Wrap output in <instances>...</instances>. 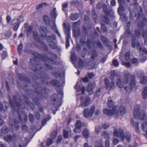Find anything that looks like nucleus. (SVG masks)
<instances>
[{"label": "nucleus", "mask_w": 147, "mask_h": 147, "mask_svg": "<svg viewBox=\"0 0 147 147\" xmlns=\"http://www.w3.org/2000/svg\"><path fill=\"white\" fill-rule=\"evenodd\" d=\"M101 130V128L99 126L96 127L95 129V131L96 133L97 134H98L100 131Z\"/></svg>", "instance_id": "obj_50"}, {"label": "nucleus", "mask_w": 147, "mask_h": 147, "mask_svg": "<svg viewBox=\"0 0 147 147\" xmlns=\"http://www.w3.org/2000/svg\"><path fill=\"white\" fill-rule=\"evenodd\" d=\"M1 131L3 133L5 134L8 132V129L6 126H4L2 128Z\"/></svg>", "instance_id": "obj_40"}, {"label": "nucleus", "mask_w": 147, "mask_h": 147, "mask_svg": "<svg viewBox=\"0 0 147 147\" xmlns=\"http://www.w3.org/2000/svg\"><path fill=\"white\" fill-rule=\"evenodd\" d=\"M82 126V124L81 121H77L76 125V127H78L79 128H81Z\"/></svg>", "instance_id": "obj_42"}, {"label": "nucleus", "mask_w": 147, "mask_h": 147, "mask_svg": "<svg viewBox=\"0 0 147 147\" xmlns=\"http://www.w3.org/2000/svg\"><path fill=\"white\" fill-rule=\"evenodd\" d=\"M72 5H78L79 2L77 0H74L71 2Z\"/></svg>", "instance_id": "obj_48"}, {"label": "nucleus", "mask_w": 147, "mask_h": 147, "mask_svg": "<svg viewBox=\"0 0 147 147\" xmlns=\"http://www.w3.org/2000/svg\"><path fill=\"white\" fill-rule=\"evenodd\" d=\"M130 53L129 52H127L125 54V57L126 60L128 61L130 59Z\"/></svg>", "instance_id": "obj_45"}, {"label": "nucleus", "mask_w": 147, "mask_h": 147, "mask_svg": "<svg viewBox=\"0 0 147 147\" xmlns=\"http://www.w3.org/2000/svg\"><path fill=\"white\" fill-rule=\"evenodd\" d=\"M28 24L26 23L25 24V27L26 30L27 36H29V33L32 30L33 27L32 26H28Z\"/></svg>", "instance_id": "obj_20"}, {"label": "nucleus", "mask_w": 147, "mask_h": 147, "mask_svg": "<svg viewBox=\"0 0 147 147\" xmlns=\"http://www.w3.org/2000/svg\"><path fill=\"white\" fill-rule=\"evenodd\" d=\"M62 139V136L61 135L59 136L58 137L57 140V143H58L60 142Z\"/></svg>", "instance_id": "obj_57"}, {"label": "nucleus", "mask_w": 147, "mask_h": 147, "mask_svg": "<svg viewBox=\"0 0 147 147\" xmlns=\"http://www.w3.org/2000/svg\"><path fill=\"white\" fill-rule=\"evenodd\" d=\"M102 6V4L99 3L97 4L96 7L98 9H100L101 8Z\"/></svg>", "instance_id": "obj_62"}, {"label": "nucleus", "mask_w": 147, "mask_h": 147, "mask_svg": "<svg viewBox=\"0 0 147 147\" xmlns=\"http://www.w3.org/2000/svg\"><path fill=\"white\" fill-rule=\"evenodd\" d=\"M111 80L112 81L110 83L109 80L107 78H106L105 79V82L107 89L114 88L115 87L113 78H111Z\"/></svg>", "instance_id": "obj_12"}, {"label": "nucleus", "mask_w": 147, "mask_h": 147, "mask_svg": "<svg viewBox=\"0 0 147 147\" xmlns=\"http://www.w3.org/2000/svg\"><path fill=\"white\" fill-rule=\"evenodd\" d=\"M143 26L144 24L143 23L140 24V23H139L138 25V28L140 30L141 29H142L143 28Z\"/></svg>", "instance_id": "obj_56"}, {"label": "nucleus", "mask_w": 147, "mask_h": 147, "mask_svg": "<svg viewBox=\"0 0 147 147\" xmlns=\"http://www.w3.org/2000/svg\"><path fill=\"white\" fill-rule=\"evenodd\" d=\"M53 142L52 139H50L48 140L47 142V146H49L51 145Z\"/></svg>", "instance_id": "obj_51"}, {"label": "nucleus", "mask_w": 147, "mask_h": 147, "mask_svg": "<svg viewBox=\"0 0 147 147\" xmlns=\"http://www.w3.org/2000/svg\"><path fill=\"white\" fill-rule=\"evenodd\" d=\"M47 4L45 3H42L41 4H40L36 6V9H39L43 7L44 6H45Z\"/></svg>", "instance_id": "obj_39"}, {"label": "nucleus", "mask_w": 147, "mask_h": 147, "mask_svg": "<svg viewBox=\"0 0 147 147\" xmlns=\"http://www.w3.org/2000/svg\"><path fill=\"white\" fill-rule=\"evenodd\" d=\"M70 38V34L69 33H68L67 34V38L65 42L66 47L68 48L69 46V40Z\"/></svg>", "instance_id": "obj_26"}, {"label": "nucleus", "mask_w": 147, "mask_h": 147, "mask_svg": "<svg viewBox=\"0 0 147 147\" xmlns=\"http://www.w3.org/2000/svg\"><path fill=\"white\" fill-rule=\"evenodd\" d=\"M107 106L109 108H112V109L105 108L103 109V111L104 114L109 116L114 115L115 117H117L120 115H123L125 113V107L122 106L118 107L117 106L114 105V102L111 98L108 99Z\"/></svg>", "instance_id": "obj_2"}, {"label": "nucleus", "mask_w": 147, "mask_h": 147, "mask_svg": "<svg viewBox=\"0 0 147 147\" xmlns=\"http://www.w3.org/2000/svg\"><path fill=\"white\" fill-rule=\"evenodd\" d=\"M29 119L31 122H33L34 120V118L33 115L30 114L29 116Z\"/></svg>", "instance_id": "obj_52"}, {"label": "nucleus", "mask_w": 147, "mask_h": 147, "mask_svg": "<svg viewBox=\"0 0 147 147\" xmlns=\"http://www.w3.org/2000/svg\"><path fill=\"white\" fill-rule=\"evenodd\" d=\"M57 135V131H55L53 132L51 134V136L53 138H55Z\"/></svg>", "instance_id": "obj_53"}, {"label": "nucleus", "mask_w": 147, "mask_h": 147, "mask_svg": "<svg viewBox=\"0 0 147 147\" xmlns=\"http://www.w3.org/2000/svg\"><path fill=\"white\" fill-rule=\"evenodd\" d=\"M102 145L101 143L98 144L96 143L95 145V147H104Z\"/></svg>", "instance_id": "obj_64"}, {"label": "nucleus", "mask_w": 147, "mask_h": 147, "mask_svg": "<svg viewBox=\"0 0 147 147\" xmlns=\"http://www.w3.org/2000/svg\"><path fill=\"white\" fill-rule=\"evenodd\" d=\"M11 35V31H7L5 35V38H9Z\"/></svg>", "instance_id": "obj_44"}, {"label": "nucleus", "mask_w": 147, "mask_h": 147, "mask_svg": "<svg viewBox=\"0 0 147 147\" xmlns=\"http://www.w3.org/2000/svg\"><path fill=\"white\" fill-rule=\"evenodd\" d=\"M83 135L85 138H87L89 137V133L88 130L87 129H85L82 132Z\"/></svg>", "instance_id": "obj_27"}, {"label": "nucleus", "mask_w": 147, "mask_h": 147, "mask_svg": "<svg viewBox=\"0 0 147 147\" xmlns=\"http://www.w3.org/2000/svg\"><path fill=\"white\" fill-rule=\"evenodd\" d=\"M105 147H109L110 143L109 139L106 140L105 142Z\"/></svg>", "instance_id": "obj_55"}, {"label": "nucleus", "mask_w": 147, "mask_h": 147, "mask_svg": "<svg viewBox=\"0 0 147 147\" xmlns=\"http://www.w3.org/2000/svg\"><path fill=\"white\" fill-rule=\"evenodd\" d=\"M63 136L64 137L67 138L71 136V131L69 128L67 130L64 129L63 130Z\"/></svg>", "instance_id": "obj_19"}, {"label": "nucleus", "mask_w": 147, "mask_h": 147, "mask_svg": "<svg viewBox=\"0 0 147 147\" xmlns=\"http://www.w3.org/2000/svg\"><path fill=\"white\" fill-rule=\"evenodd\" d=\"M80 128L76 127L74 129V131L76 133H79L81 131Z\"/></svg>", "instance_id": "obj_59"}, {"label": "nucleus", "mask_w": 147, "mask_h": 147, "mask_svg": "<svg viewBox=\"0 0 147 147\" xmlns=\"http://www.w3.org/2000/svg\"><path fill=\"white\" fill-rule=\"evenodd\" d=\"M104 21L105 24H108L109 22V20L107 17H105L104 18Z\"/></svg>", "instance_id": "obj_60"}, {"label": "nucleus", "mask_w": 147, "mask_h": 147, "mask_svg": "<svg viewBox=\"0 0 147 147\" xmlns=\"http://www.w3.org/2000/svg\"><path fill=\"white\" fill-rule=\"evenodd\" d=\"M17 20L18 22H20V23L21 22H23L24 21V19L22 16L20 17Z\"/></svg>", "instance_id": "obj_61"}, {"label": "nucleus", "mask_w": 147, "mask_h": 147, "mask_svg": "<svg viewBox=\"0 0 147 147\" xmlns=\"http://www.w3.org/2000/svg\"><path fill=\"white\" fill-rule=\"evenodd\" d=\"M140 105L136 106L135 108L133 113V115L135 119H131V123L135 127L136 130H138L139 124L138 122L136 121L135 119L139 118L140 120L144 121L142 125V129L144 131H146V136L147 138V122L146 121V113L145 111H140Z\"/></svg>", "instance_id": "obj_1"}, {"label": "nucleus", "mask_w": 147, "mask_h": 147, "mask_svg": "<svg viewBox=\"0 0 147 147\" xmlns=\"http://www.w3.org/2000/svg\"><path fill=\"white\" fill-rule=\"evenodd\" d=\"M68 5V3L67 2H65L62 4V10L65 11L66 10V8L67 7Z\"/></svg>", "instance_id": "obj_34"}, {"label": "nucleus", "mask_w": 147, "mask_h": 147, "mask_svg": "<svg viewBox=\"0 0 147 147\" xmlns=\"http://www.w3.org/2000/svg\"><path fill=\"white\" fill-rule=\"evenodd\" d=\"M55 35H52L50 38H49L46 40L49 42L50 47L53 49H55L57 47L56 44L52 41V40L55 39Z\"/></svg>", "instance_id": "obj_10"}, {"label": "nucleus", "mask_w": 147, "mask_h": 147, "mask_svg": "<svg viewBox=\"0 0 147 147\" xmlns=\"http://www.w3.org/2000/svg\"><path fill=\"white\" fill-rule=\"evenodd\" d=\"M19 24L20 22H18L15 25L13 28V29L14 30H18L19 27Z\"/></svg>", "instance_id": "obj_54"}, {"label": "nucleus", "mask_w": 147, "mask_h": 147, "mask_svg": "<svg viewBox=\"0 0 147 147\" xmlns=\"http://www.w3.org/2000/svg\"><path fill=\"white\" fill-rule=\"evenodd\" d=\"M109 126V124L108 123H104L102 125V127L104 129H107Z\"/></svg>", "instance_id": "obj_49"}, {"label": "nucleus", "mask_w": 147, "mask_h": 147, "mask_svg": "<svg viewBox=\"0 0 147 147\" xmlns=\"http://www.w3.org/2000/svg\"><path fill=\"white\" fill-rule=\"evenodd\" d=\"M140 52V53H142L143 55L147 54V50L145 48H140L139 49Z\"/></svg>", "instance_id": "obj_33"}, {"label": "nucleus", "mask_w": 147, "mask_h": 147, "mask_svg": "<svg viewBox=\"0 0 147 147\" xmlns=\"http://www.w3.org/2000/svg\"><path fill=\"white\" fill-rule=\"evenodd\" d=\"M102 93L101 88H98L96 91L95 93V96H99Z\"/></svg>", "instance_id": "obj_35"}, {"label": "nucleus", "mask_w": 147, "mask_h": 147, "mask_svg": "<svg viewBox=\"0 0 147 147\" xmlns=\"http://www.w3.org/2000/svg\"><path fill=\"white\" fill-rule=\"evenodd\" d=\"M119 142V140L116 138H114L113 140V143L114 145L117 144Z\"/></svg>", "instance_id": "obj_46"}, {"label": "nucleus", "mask_w": 147, "mask_h": 147, "mask_svg": "<svg viewBox=\"0 0 147 147\" xmlns=\"http://www.w3.org/2000/svg\"><path fill=\"white\" fill-rule=\"evenodd\" d=\"M113 136L117 137H121L122 140L124 139V132L123 130L120 127L118 129L114 128Z\"/></svg>", "instance_id": "obj_9"}, {"label": "nucleus", "mask_w": 147, "mask_h": 147, "mask_svg": "<svg viewBox=\"0 0 147 147\" xmlns=\"http://www.w3.org/2000/svg\"><path fill=\"white\" fill-rule=\"evenodd\" d=\"M59 93L58 95L57 94H54L51 97V100L54 102H61V99L63 98V93L61 90L58 91Z\"/></svg>", "instance_id": "obj_6"}, {"label": "nucleus", "mask_w": 147, "mask_h": 147, "mask_svg": "<svg viewBox=\"0 0 147 147\" xmlns=\"http://www.w3.org/2000/svg\"><path fill=\"white\" fill-rule=\"evenodd\" d=\"M78 14L77 13H75L74 14H71L70 16L71 19L73 20H76L78 17Z\"/></svg>", "instance_id": "obj_30"}, {"label": "nucleus", "mask_w": 147, "mask_h": 147, "mask_svg": "<svg viewBox=\"0 0 147 147\" xmlns=\"http://www.w3.org/2000/svg\"><path fill=\"white\" fill-rule=\"evenodd\" d=\"M43 20L45 24L47 25L50 26V20L49 17L47 15L43 16Z\"/></svg>", "instance_id": "obj_21"}, {"label": "nucleus", "mask_w": 147, "mask_h": 147, "mask_svg": "<svg viewBox=\"0 0 147 147\" xmlns=\"http://www.w3.org/2000/svg\"><path fill=\"white\" fill-rule=\"evenodd\" d=\"M75 89H76L77 96L78 98H79L80 95H83L85 92V88L83 86L82 88L80 87V83L78 82L74 86Z\"/></svg>", "instance_id": "obj_8"}, {"label": "nucleus", "mask_w": 147, "mask_h": 147, "mask_svg": "<svg viewBox=\"0 0 147 147\" xmlns=\"http://www.w3.org/2000/svg\"><path fill=\"white\" fill-rule=\"evenodd\" d=\"M142 96L144 99H147V88L146 87L144 88V90L142 92Z\"/></svg>", "instance_id": "obj_25"}, {"label": "nucleus", "mask_w": 147, "mask_h": 147, "mask_svg": "<svg viewBox=\"0 0 147 147\" xmlns=\"http://www.w3.org/2000/svg\"><path fill=\"white\" fill-rule=\"evenodd\" d=\"M113 64L114 66L117 67L118 66L119 64L117 60H114L113 62Z\"/></svg>", "instance_id": "obj_47"}, {"label": "nucleus", "mask_w": 147, "mask_h": 147, "mask_svg": "<svg viewBox=\"0 0 147 147\" xmlns=\"http://www.w3.org/2000/svg\"><path fill=\"white\" fill-rule=\"evenodd\" d=\"M119 3V6L118 9V11L119 13L121 14L122 12L124 10V8L123 7L122 5V3L125 2V0H118Z\"/></svg>", "instance_id": "obj_15"}, {"label": "nucleus", "mask_w": 147, "mask_h": 147, "mask_svg": "<svg viewBox=\"0 0 147 147\" xmlns=\"http://www.w3.org/2000/svg\"><path fill=\"white\" fill-rule=\"evenodd\" d=\"M124 139L125 138L127 141L129 142L130 140L131 134L129 132H126L125 135L124 134Z\"/></svg>", "instance_id": "obj_22"}, {"label": "nucleus", "mask_w": 147, "mask_h": 147, "mask_svg": "<svg viewBox=\"0 0 147 147\" xmlns=\"http://www.w3.org/2000/svg\"><path fill=\"white\" fill-rule=\"evenodd\" d=\"M9 101L10 105L12 107L13 109L14 110H15V109H16V107L18 109L17 110V112L18 114L19 118L20 120V122H22V121H23L24 122H26L27 120V117L25 113L22 111L20 113L19 112V110H22L21 108L22 107V105H20V104L14 101V104H15V105H16V106H14L13 105V103L10 100H9Z\"/></svg>", "instance_id": "obj_3"}, {"label": "nucleus", "mask_w": 147, "mask_h": 147, "mask_svg": "<svg viewBox=\"0 0 147 147\" xmlns=\"http://www.w3.org/2000/svg\"><path fill=\"white\" fill-rule=\"evenodd\" d=\"M15 137H12L10 135H8L4 137V139L7 142H9L12 141V140L14 139Z\"/></svg>", "instance_id": "obj_29"}, {"label": "nucleus", "mask_w": 147, "mask_h": 147, "mask_svg": "<svg viewBox=\"0 0 147 147\" xmlns=\"http://www.w3.org/2000/svg\"><path fill=\"white\" fill-rule=\"evenodd\" d=\"M33 36L36 41L40 43H42V42L40 40V37L37 32L35 31L33 32Z\"/></svg>", "instance_id": "obj_18"}, {"label": "nucleus", "mask_w": 147, "mask_h": 147, "mask_svg": "<svg viewBox=\"0 0 147 147\" xmlns=\"http://www.w3.org/2000/svg\"><path fill=\"white\" fill-rule=\"evenodd\" d=\"M56 8H54L51 11L50 13V16L52 19H55L58 15L56 11Z\"/></svg>", "instance_id": "obj_16"}, {"label": "nucleus", "mask_w": 147, "mask_h": 147, "mask_svg": "<svg viewBox=\"0 0 147 147\" xmlns=\"http://www.w3.org/2000/svg\"><path fill=\"white\" fill-rule=\"evenodd\" d=\"M110 74L111 76L114 77L116 76L117 75V74L115 71L112 70L110 72Z\"/></svg>", "instance_id": "obj_43"}, {"label": "nucleus", "mask_w": 147, "mask_h": 147, "mask_svg": "<svg viewBox=\"0 0 147 147\" xmlns=\"http://www.w3.org/2000/svg\"><path fill=\"white\" fill-rule=\"evenodd\" d=\"M135 86V83L134 81V76H130V81L129 83V90H132Z\"/></svg>", "instance_id": "obj_14"}, {"label": "nucleus", "mask_w": 147, "mask_h": 147, "mask_svg": "<svg viewBox=\"0 0 147 147\" xmlns=\"http://www.w3.org/2000/svg\"><path fill=\"white\" fill-rule=\"evenodd\" d=\"M3 105H5V109H7L9 107V104L7 102L5 101L3 102Z\"/></svg>", "instance_id": "obj_58"}, {"label": "nucleus", "mask_w": 147, "mask_h": 147, "mask_svg": "<svg viewBox=\"0 0 147 147\" xmlns=\"http://www.w3.org/2000/svg\"><path fill=\"white\" fill-rule=\"evenodd\" d=\"M50 56L51 57V58L48 59L47 57L45 56L43 59V60L45 61V65L47 69H52V66L51 65L48 64L47 63H50L52 64L55 63V61L57 59V55L53 53H51Z\"/></svg>", "instance_id": "obj_4"}, {"label": "nucleus", "mask_w": 147, "mask_h": 147, "mask_svg": "<svg viewBox=\"0 0 147 147\" xmlns=\"http://www.w3.org/2000/svg\"><path fill=\"white\" fill-rule=\"evenodd\" d=\"M23 48V45L21 44H20L18 47V51L19 54L20 55L21 53Z\"/></svg>", "instance_id": "obj_38"}, {"label": "nucleus", "mask_w": 147, "mask_h": 147, "mask_svg": "<svg viewBox=\"0 0 147 147\" xmlns=\"http://www.w3.org/2000/svg\"><path fill=\"white\" fill-rule=\"evenodd\" d=\"M98 53L95 50L92 51L91 53V57L92 59L94 60L95 58L98 56Z\"/></svg>", "instance_id": "obj_23"}, {"label": "nucleus", "mask_w": 147, "mask_h": 147, "mask_svg": "<svg viewBox=\"0 0 147 147\" xmlns=\"http://www.w3.org/2000/svg\"><path fill=\"white\" fill-rule=\"evenodd\" d=\"M52 84L54 85L57 87L61 86V85H59V82L57 80H54L52 81Z\"/></svg>", "instance_id": "obj_36"}, {"label": "nucleus", "mask_w": 147, "mask_h": 147, "mask_svg": "<svg viewBox=\"0 0 147 147\" xmlns=\"http://www.w3.org/2000/svg\"><path fill=\"white\" fill-rule=\"evenodd\" d=\"M124 79L123 81L119 78L116 81V83L117 86L119 88H122L124 85L126 84L128 82L129 80V77L130 75L127 71H125L124 72Z\"/></svg>", "instance_id": "obj_5"}, {"label": "nucleus", "mask_w": 147, "mask_h": 147, "mask_svg": "<svg viewBox=\"0 0 147 147\" xmlns=\"http://www.w3.org/2000/svg\"><path fill=\"white\" fill-rule=\"evenodd\" d=\"M39 30L41 34V38H43L45 40L50 38V37L45 35L47 32V29L46 28L41 26L39 28Z\"/></svg>", "instance_id": "obj_13"}, {"label": "nucleus", "mask_w": 147, "mask_h": 147, "mask_svg": "<svg viewBox=\"0 0 147 147\" xmlns=\"http://www.w3.org/2000/svg\"><path fill=\"white\" fill-rule=\"evenodd\" d=\"M101 135L106 138H109V135L107 132L106 131L102 132L101 133Z\"/></svg>", "instance_id": "obj_37"}, {"label": "nucleus", "mask_w": 147, "mask_h": 147, "mask_svg": "<svg viewBox=\"0 0 147 147\" xmlns=\"http://www.w3.org/2000/svg\"><path fill=\"white\" fill-rule=\"evenodd\" d=\"M94 84H89L86 88V91L89 93V94H91L93 92L92 90L95 87Z\"/></svg>", "instance_id": "obj_17"}, {"label": "nucleus", "mask_w": 147, "mask_h": 147, "mask_svg": "<svg viewBox=\"0 0 147 147\" xmlns=\"http://www.w3.org/2000/svg\"><path fill=\"white\" fill-rule=\"evenodd\" d=\"M81 105L82 107H86L88 105L90 102V99L88 97H82L80 99Z\"/></svg>", "instance_id": "obj_11"}, {"label": "nucleus", "mask_w": 147, "mask_h": 147, "mask_svg": "<svg viewBox=\"0 0 147 147\" xmlns=\"http://www.w3.org/2000/svg\"><path fill=\"white\" fill-rule=\"evenodd\" d=\"M95 105H93L89 110L88 109H85L84 111V116L86 118L92 117L94 114L95 111Z\"/></svg>", "instance_id": "obj_7"}, {"label": "nucleus", "mask_w": 147, "mask_h": 147, "mask_svg": "<svg viewBox=\"0 0 147 147\" xmlns=\"http://www.w3.org/2000/svg\"><path fill=\"white\" fill-rule=\"evenodd\" d=\"M54 76L56 78H60L61 77V75H62L63 77L64 76V73H61L59 72H55L53 73Z\"/></svg>", "instance_id": "obj_32"}, {"label": "nucleus", "mask_w": 147, "mask_h": 147, "mask_svg": "<svg viewBox=\"0 0 147 147\" xmlns=\"http://www.w3.org/2000/svg\"><path fill=\"white\" fill-rule=\"evenodd\" d=\"M53 26L51 27L52 28H53L55 30V32L58 35L59 38H61V35L59 33L57 29V27L56 24H55V22L54 21H53Z\"/></svg>", "instance_id": "obj_24"}, {"label": "nucleus", "mask_w": 147, "mask_h": 147, "mask_svg": "<svg viewBox=\"0 0 147 147\" xmlns=\"http://www.w3.org/2000/svg\"><path fill=\"white\" fill-rule=\"evenodd\" d=\"M132 46L133 47H135V40H136V37L134 36H132Z\"/></svg>", "instance_id": "obj_41"}, {"label": "nucleus", "mask_w": 147, "mask_h": 147, "mask_svg": "<svg viewBox=\"0 0 147 147\" xmlns=\"http://www.w3.org/2000/svg\"><path fill=\"white\" fill-rule=\"evenodd\" d=\"M19 22L17 19H14L11 22L12 25L16 24L17 23Z\"/></svg>", "instance_id": "obj_63"}, {"label": "nucleus", "mask_w": 147, "mask_h": 147, "mask_svg": "<svg viewBox=\"0 0 147 147\" xmlns=\"http://www.w3.org/2000/svg\"><path fill=\"white\" fill-rule=\"evenodd\" d=\"M147 78L146 76H142L140 78V83L142 84H144L146 81Z\"/></svg>", "instance_id": "obj_31"}, {"label": "nucleus", "mask_w": 147, "mask_h": 147, "mask_svg": "<svg viewBox=\"0 0 147 147\" xmlns=\"http://www.w3.org/2000/svg\"><path fill=\"white\" fill-rule=\"evenodd\" d=\"M77 58L75 53H71V60L73 63H75L77 60Z\"/></svg>", "instance_id": "obj_28"}]
</instances>
